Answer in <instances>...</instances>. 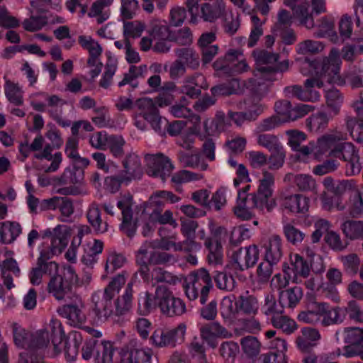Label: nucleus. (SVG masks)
Here are the masks:
<instances>
[{
	"mask_svg": "<svg viewBox=\"0 0 363 363\" xmlns=\"http://www.w3.org/2000/svg\"><path fill=\"white\" fill-rule=\"evenodd\" d=\"M301 72L310 75L306 80L304 89L298 85L287 86L284 94L287 97H296L301 101H317L320 95L315 88H320L326 82L329 84L341 85L344 80L339 75L341 60L337 49L333 48L328 58L309 60L308 58L298 59Z\"/></svg>",
	"mask_w": 363,
	"mask_h": 363,
	"instance_id": "obj_1",
	"label": "nucleus"
},
{
	"mask_svg": "<svg viewBox=\"0 0 363 363\" xmlns=\"http://www.w3.org/2000/svg\"><path fill=\"white\" fill-rule=\"evenodd\" d=\"M50 328L51 335L48 331H40L36 334L35 339V345L42 349L43 359L45 357H55L63 351L67 362L75 360L79 353V345L82 342L81 333H72L71 340L67 342L60 320L52 319L50 322Z\"/></svg>",
	"mask_w": 363,
	"mask_h": 363,
	"instance_id": "obj_2",
	"label": "nucleus"
},
{
	"mask_svg": "<svg viewBox=\"0 0 363 363\" xmlns=\"http://www.w3.org/2000/svg\"><path fill=\"white\" fill-rule=\"evenodd\" d=\"M274 186V175L267 170L262 171L257 191L250 195L252 206L247 205L246 199L250 186L247 184L242 190H238L237 203L233 208L235 215L242 220H249L254 216L252 208L271 211L276 206V201L272 197Z\"/></svg>",
	"mask_w": 363,
	"mask_h": 363,
	"instance_id": "obj_3",
	"label": "nucleus"
},
{
	"mask_svg": "<svg viewBox=\"0 0 363 363\" xmlns=\"http://www.w3.org/2000/svg\"><path fill=\"white\" fill-rule=\"evenodd\" d=\"M252 55L256 69L254 77L249 79V88L256 94L263 96L269 91L272 83L276 80V74L288 70V60L278 62L279 55L264 50H254Z\"/></svg>",
	"mask_w": 363,
	"mask_h": 363,
	"instance_id": "obj_4",
	"label": "nucleus"
},
{
	"mask_svg": "<svg viewBox=\"0 0 363 363\" xmlns=\"http://www.w3.org/2000/svg\"><path fill=\"white\" fill-rule=\"evenodd\" d=\"M157 308L168 317L180 316L186 311L184 301L174 296L173 292L164 285L157 286L154 294L145 291L139 295L138 310L141 313L146 315Z\"/></svg>",
	"mask_w": 363,
	"mask_h": 363,
	"instance_id": "obj_5",
	"label": "nucleus"
},
{
	"mask_svg": "<svg viewBox=\"0 0 363 363\" xmlns=\"http://www.w3.org/2000/svg\"><path fill=\"white\" fill-rule=\"evenodd\" d=\"M174 99V95L172 93L161 91L155 100L147 97L137 100L136 106L138 113L135 117V126L138 129L144 130L147 128L148 123L155 132L162 133V124L167 121L159 114L156 105L159 107L167 106L172 104Z\"/></svg>",
	"mask_w": 363,
	"mask_h": 363,
	"instance_id": "obj_6",
	"label": "nucleus"
},
{
	"mask_svg": "<svg viewBox=\"0 0 363 363\" xmlns=\"http://www.w3.org/2000/svg\"><path fill=\"white\" fill-rule=\"evenodd\" d=\"M73 167L65 168L62 175L58 178L60 184H71L69 186L62 187L58 189L57 192L62 195H82L86 193L83 182L84 173L82 169L89 164L88 159L77 157L72 158Z\"/></svg>",
	"mask_w": 363,
	"mask_h": 363,
	"instance_id": "obj_7",
	"label": "nucleus"
},
{
	"mask_svg": "<svg viewBox=\"0 0 363 363\" xmlns=\"http://www.w3.org/2000/svg\"><path fill=\"white\" fill-rule=\"evenodd\" d=\"M78 284V277L74 268L69 265L57 269L50 275L47 284V291L57 301L69 297L72 286Z\"/></svg>",
	"mask_w": 363,
	"mask_h": 363,
	"instance_id": "obj_8",
	"label": "nucleus"
},
{
	"mask_svg": "<svg viewBox=\"0 0 363 363\" xmlns=\"http://www.w3.org/2000/svg\"><path fill=\"white\" fill-rule=\"evenodd\" d=\"M345 139L344 134L339 131H333L325 134L318 138L316 143L310 142L300 150V156H303V162H308L311 157L320 160L325 157L332 156V151L337 143Z\"/></svg>",
	"mask_w": 363,
	"mask_h": 363,
	"instance_id": "obj_9",
	"label": "nucleus"
},
{
	"mask_svg": "<svg viewBox=\"0 0 363 363\" xmlns=\"http://www.w3.org/2000/svg\"><path fill=\"white\" fill-rule=\"evenodd\" d=\"M213 288L211 277L208 272L201 268L190 273L185 279L184 289L186 297L195 300L199 296L201 304L208 300L210 290Z\"/></svg>",
	"mask_w": 363,
	"mask_h": 363,
	"instance_id": "obj_10",
	"label": "nucleus"
},
{
	"mask_svg": "<svg viewBox=\"0 0 363 363\" xmlns=\"http://www.w3.org/2000/svg\"><path fill=\"white\" fill-rule=\"evenodd\" d=\"M13 341L18 347L26 348L28 350L20 354L18 363H45L43 361L42 349L38 348L35 345L36 334L40 331H47L46 330H39L32 335V340L30 342V335L18 324L13 323L11 324Z\"/></svg>",
	"mask_w": 363,
	"mask_h": 363,
	"instance_id": "obj_11",
	"label": "nucleus"
},
{
	"mask_svg": "<svg viewBox=\"0 0 363 363\" xmlns=\"http://www.w3.org/2000/svg\"><path fill=\"white\" fill-rule=\"evenodd\" d=\"M133 284L129 282L125 289L124 293L121 296L118 297L113 304L111 300V313L107 315L104 318L101 317L102 315L103 308L96 307V304L90 306V312L94 314V318L91 321L93 323L99 325L105 323L109 319H114L115 317H118L125 315L130 311L133 306Z\"/></svg>",
	"mask_w": 363,
	"mask_h": 363,
	"instance_id": "obj_12",
	"label": "nucleus"
},
{
	"mask_svg": "<svg viewBox=\"0 0 363 363\" xmlns=\"http://www.w3.org/2000/svg\"><path fill=\"white\" fill-rule=\"evenodd\" d=\"M213 67L219 76L241 74L249 70L250 67L244 59L241 49H229L225 55L218 58Z\"/></svg>",
	"mask_w": 363,
	"mask_h": 363,
	"instance_id": "obj_13",
	"label": "nucleus"
},
{
	"mask_svg": "<svg viewBox=\"0 0 363 363\" xmlns=\"http://www.w3.org/2000/svg\"><path fill=\"white\" fill-rule=\"evenodd\" d=\"M127 281V274L122 272L114 277L104 289L103 294L100 291L94 292L91 297V305L96 304V307L103 308L102 315L104 318L111 313V300L118 294Z\"/></svg>",
	"mask_w": 363,
	"mask_h": 363,
	"instance_id": "obj_14",
	"label": "nucleus"
},
{
	"mask_svg": "<svg viewBox=\"0 0 363 363\" xmlns=\"http://www.w3.org/2000/svg\"><path fill=\"white\" fill-rule=\"evenodd\" d=\"M198 223L194 220L181 219V232L186 238L184 242H174L162 241L161 247L165 250L173 249L175 251L193 252L201 249V245L195 241L196 230Z\"/></svg>",
	"mask_w": 363,
	"mask_h": 363,
	"instance_id": "obj_15",
	"label": "nucleus"
},
{
	"mask_svg": "<svg viewBox=\"0 0 363 363\" xmlns=\"http://www.w3.org/2000/svg\"><path fill=\"white\" fill-rule=\"evenodd\" d=\"M186 325L179 323L176 328L169 330L157 328L150 336V343L157 347H175L184 341Z\"/></svg>",
	"mask_w": 363,
	"mask_h": 363,
	"instance_id": "obj_16",
	"label": "nucleus"
},
{
	"mask_svg": "<svg viewBox=\"0 0 363 363\" xmlns=\"http://www.w3.org/2000/svg\"><path fill=\"white\" fill-rule=\"evenodd\" d=\"M138 222L139 225H143L142 233L144 236H149L155 230L157 223L170 224L173 227L177 226V223L173 218V214L169 210H167L163 214H161L159 209L146 208L145 216L140 217Z\"/></svg>",
	"mask_w": 363,
	"mask_h": 363,
	"instance_id": "obj_17",
	"label": "nucleus"
},
{
	"mask_svg": "<svg viewBox=\"0 0 363 363\" xmlns=\"http://www.w3.org/2000/svg\"><path fill=\"white\" fill-rule=\"evenodd\" d=\"M70 235L69 227L65 225H57L51 233L50 246L43 248L40 255H44L45 259L50 260L54 255L60 254L67 246Z\"/></svg>",
	"mask_w": 363,
	"mask_h": 363,
	"instance_id": "obj_18",
	"label": "nucleus"
},
{
	"mask_svg": "<svg viewBox=\"0 0 363 363\" xmlns=\"http://www.w3.org/2000/svg\"><path fill=\"white\" fill-rule=\"evenodd\" d=\"M342 334L347 344L343 348L342 355L349 358L359 356L363 359V328H346Z\"/></svg>",
	"mask_w": 363,
	"mask_h": 363,
	"instance_id": "obj_19",
	"label": "nucleus"
},
{
	"mask_svg": "<svg viewBox=\"0 0 363 363\" xmlns=\"http://www.w3.org/2000/svg\"><path fill=\"white\" fill-rule=\"evenodd\" d=\"M332 157L338 158L347 162L350 168L351 174H359L361 171L359 157L354 146L350 143H337L332 151Z\"/></svg>",
	"mask_w": 363,
	"mask_h": 363,
	"instance_id": "obj_20",
	"label": "nucleus"
},
{
	"mask_svg": "<svg viewBox=\"0 0 363 363\" xmlns=\"http://www.w3.org/2000/svg\"><path fill=\"white\" fill-rule=\"evenodd\" d=\"M145 162L148 175L154 177H160L164 182L169 177L173 166L169 160L162 154L147 155L145 156Z\"/></svg>",
	"mask_w": 363,
	"mask_h": 363,
	"instance_id": "obj_21",
	"label": "nucleus"
},
{
	"mask_svg": "<svg viewBox=\"0 0 363 363\" xmlns=\"http://www.w3.org/2000/svg\"><path fill=\"white\" fill-rule=\"evenodd\" d=\"M201 339L211 348L218 345V339H228L232 337V333L218 322H212L202 325L199 328Z\"/></svg>",
	"mask_w": 363,
	"mask_h": 363,
	"instance_id": "obj_22",
	"label": "nucleus"
},
{
	"mask_svg": "<svg viewBox=\"0 0 363 363\" xmlns=\"http://www.w3.org/2000/svg\"><path fill=\"white\" fill-rule=\"evenodd\" d=\"M123 169L119 173L123 181L128 185L132 182L139 180L143 175V169L138 155L135 153L128 155L123 162Z\"/></svg>",
	"mask_w": 363,
	"mask_h": 363,
	"instance_id": "obj_23",
	"label": "nucleus"
},
{
	"mask_svg": "<svg viewBox=\"0 0 363 363\" xmlns=\"http://www.w3.org/2000/svg\"><path fill=\"white\" fill-rule=\"evenodd\" d=\"M58 269V264L45 259L44 255H40L37 261V266L32 269L29 273V279L33 285L38 286L43 283L44 275L50 277Z\"/></svg>",
	"mask_w": 363,
	"mask_h": 363,
	"instance_id": "obj_24",
	"label": "nucleus"
},
{
	"mask_svg": "<svg viewBox=\"0 0 363 363\" xmlns=\"http://www.w3.org/2000/svg\"><path fill=\"white\" fill-rule=\"evenodd\" d=\"M57 209L60 212L61 220L66 221L74 212L73 203L69 199L59 196L44 199L41 201L40 211Z\"/></svg>",
	"mask_w": 363,
	"mask_h": 363,
	"instance_id": "obj_25",
	"label": "nucleus"
},
{
	"mask_svg": "<svg viewBox=\"0 0 363 363\" xmlns=\"http://www.w3.org/2000/svg\"><path fill=\"white\" fill-rule=\"evenodd\" d=\"M310 199L301 194L284 196L281 200L283 209L291 214H306L309 209Z\"/></svg>",
	"mask_w": 363,
	"mask_h": 363,
	"instance_id": "obj_26",
	"label": "nucleus"
},
{
	"mask_svg": "<svg viewBox=\"0 0 363 363\" xmlns=\"http://www.w3.org/2000/svg\"><path fill=\"white\" fill-rule=\"evenodd\" d=\"M284 3L293 10L294 16L298 19L301 25L309 30L314 28V19L313 14L309 11L307 1H303V0H284Z\"/></svg>",
	"mask_w": 363,
	"mask_h": 363,
	"instance_id": "obj_27",
	"label": "nucleus"
},
{
	"mask_svg": "<svg viewBox=\"0 0 363 363\" xmlns=\"http://www.w3.org/2000/svg\"><path fill=\"white\" fill-rule=\"evenodd\" d=\"M121 363H151L152 350L149 347H122Z\"/></svg>",
	"mask_w": 363,
	"mask_h": 363,
	"instance_id": "obj_28",
	"label": "nucleus"
},
{
	"mask_svg": "<svg viewBox=\"0 0 363 363\" xmlns=\"http://www.w3.org/2000/svg\"><path fill=\"white\" fill-rule=\"evenodd\" d=\"M208 87L205 77L201 74H196L184 80L181 93L191 99H195L201 94V89H206Z\"/></svg>",
	"mask_w": 363,
	"mask_h": 363,
	"instance_id": "obj_29",
	"label": "nucleus"
},
{
	"mask_svg": "<svg viewBox=\"0 0 363 363\" xmlns=\"http://www.w3.org/2000/svg\"><path fill=\"white\" fill-rule=\"evenodd\" d=\"M358 118H351L347 121V128L352 139L357 143L363 142V99L359 98L352 105Z\"/></svg>",
	"mask_w": 363,
	"mask_h": 363,
	"instance_id": "obj_30",
	"label": "nucleus"
},
{
	"mask_svg": "<svg viewBox=\"0 0 363 363\" xmlns=\"http://www.w3.org/2000/svg\"><path fill=\"white\" fill-rule=\"evenodd\" d=\"M191 123L192 125L184 131L177 140V143L187 150H191L193 147L196 137H199L201 140L206 138V135L200 134L199 132L201 128L200 116H192Z\"/></svg>",
	"mask_w": 363,
	"mask_h": 363,
	"instance_id": "obj_31",
	"label": "nucleus"
},
{
	"mask_svg": "<svg viewBox=\"0 0 363 363\" xmlns=\"http://www.w3.org/2000/svg\"><path fill=\"white\" fill-rule=\"evenodd\" d=\"M132 196L130 195L123 196L117 203L118 208L121 211L123 221L121 229L128 237H132L135 232V226L131 223L132 220Z\"/></svg>",
	"mask_w": 363,
	"mask_h": 363,
	"instance_id": "obj_32",
	"label": "nucleus"
},
{
	"mask_svg": "<svg viewBox=\"0 0 363 363\" xmlns=\"http://www.w3.org/2000/svg\"><path fill=\"white\" fill-rule=\"evenodd\" d=\"M83 303L68 304L62 306L59 312L60 314L67 319L69 324L75 327H82L86 322V317L82 309Z\"/></svg>",
	"mask_w": 363,
	"mask_h": 363,
	"instance_id": "obj_33",
	"label": "nucleus"
},
{
	"mask_svg": "<svg viewBox=\"0 0 363 363\" xmlns=\"http://www.w3.org/2000/svg\"><path fill=\"white\" fill-rule=\"evenodd\" d=\"M315 27L316 30L314 33L315 37L328 38L334 43L339 42V37L335 30V21L332 16H325L321 17L318 20Z\"/></svg>",
	"mask_w": 363,
	"mask_h": 363,
	"instance_id": "obj_34",
	"label": "nucleus"
},
{
	"mask_svg": "<svg viewBox=\"0 0 363 363\" xmlns=\"http://www.w3.org/2000/svg\"><path fill=\"white\" fill-rule=\"evenodd\" d=\"M325 303L313 301L307 305L306 310L298 315V320L305 323L314 324L323 318L325 311Z\"/></svg>",
	"mask_w": 363,
	"mask_h": 363,
	"instance_id": "obj_35",
	"label": "nucleus"
},
{
	"mask_svg": "<svg viewBox=\"0 0 363 363\" xmlns=\"http://www.w3.org/2000/svg\"><path fill=\"white\" fill-rule=\"evenodd\" d=\"M320 338L318 330L306 327L301 329V334L296 337V346L302 352H308L316 345Z\"/></svg>",
	"mask_w": 363,
	"mask_h": 363,
	"instance_id": "obj_36",
	"label": "nucleus"
},
{
	"mask_svg": "<svg viewBox=\"0 0 363 363\" xmlns=\"http://www.w3.org/2000/svg\"><path fill=\"white\" fill-rule=\"evenodd\" d=\"M122 347L116 350L111 342L103 341L98 350L96 360L98 363H121Z\"/></svg>",
	"mask_w": 363,
	"mask_h": 363,
	"instance_id": "obj_37",
	"label": "nucleus"
},
{
	"mask_svg": "<svg viewBox=\"0 0 363 363\" xmlns=\"http://www.w3.org/2000/svg\"><path fill=\"white\" fill-rule=\"evenodd\" d=\"M240 346L243 358L248 363H253L261 350V342L254 336L248 335L240 340Z\"/></svg>",
	"mask_w": 363,
	"mask_h": 363,
	"instance_id": "obj_38",
	"label": "nucleus"
},
{
	"mask_svg": "<svg viewBox=\"0 0 363 363\" xmlns=\"http://www.w3.org/2000/svg\"><path fill=\"white\" fill-rule=\"evenodd\" d=\"M281 239L277 235H271L264 243V259L278 263L282 257Z\"/></svg>",
	"mask_w": 363,
	"mask_h": 363,
	"instance_id": "obj_39",
	"label": "nucleus"
},
{
	"mask_svg": "<svg viewBox=\"0 0 363 363\" xmlns=\"http://www.w3.org/2000/svg\"><path fill=\"white\" fill-rule=\"evenodd\" d=\"M225 10V5L223 0H216L213 4L205 3L201 6V15L199 13V18H201L204 21L213 22L223 15Z\"/></svg>",
	"mask_w": 363,
	"mask_h": 363,
	"instance_id": "obj_40",
	"label": "nucleus"
},
{
	"mask_svg": "<svg viewBox=\"0 0 363 363\" xmlns=\"http://www.w3.org/2000/svg\"><path fill=\"white\" fill-rule=\"evenodd\" d=\"M245 86L246 89H249L252 93V96L245 101L243 104H240V108H245L248 114L249 121L255 120L265 109V106L260 103V100L264 97L267 94L263 96H259L249 88L248 82Z\"/></svg>",
	"mask_w": 363,
	"mask_h": 363,
	"instance_id": "obj_41",
	"label": "nucleus"
},
{
	"mask_svg": "<svg viewBox=\"0 0 363 363\" xmlns=\"http://www.w3.org/2000/svg\"><path fill=\"white\" fill-rule=\"evenodd\" d=\"M113 0H96L89 10L87 9V16L89 18H95L99 23H102L110 17V6Z\"/></svg>",
	"mask_w": 363,
	"mask_h": 363,
	"instance_id": "obj_42",
	"label": "nucleus"
},
{
	"mask_svg": "<svg viewBox=\"0 0 363 363\" xmlns=\"http://www.w3.org/2000/svg\"><path fill=\"white\" fill-rule=\"evenodd\" d=\"M22 233L21 225L15 221L0 222V243H12Z\"/></svg>",
	"mask_w": 363,
	"mask_h": 363,
	"instance_id": "obj_43",
	"label": "nucleus"
},
{
	"mask_svg": "<svg viewBox=\"0 0 363 363\" xmlns=\"http://www.w3.org/2000/svg\"><path fill=\"white\" fill-rule=\"evenodd\" d=\"M284 182H293L301 191H315L317 184L312 176L305 174L289 173L284 178Z\"/></svg>",
	"mask_w": 363,
	"mask_h": 363,
	"instance_id": "obj_44",
	"label": "nucleus"
},
{
	"mask_svg": "<svg viewBox=\"0 0 363 363\" xmlns=\"http://www.w3.org/2000/svg\"><path fill=\"white\" fill-rule=\"evenodd\" d=\"M86 216L96 233L103 234L108 231L107 221L101 218L100 209L96 204L93 203L89 206Z\"/></svg>",
	"mask_w": 363,
	"mask_h": 363,
	"instance_id": "obj_45",
	"label": "nucleus"
},
{
	"mask_svg": "<svg viewBox=\"0 0 363 363\" xmlns=\"http://www.w3.org/2000/svg\"><path fill=\"white\" fill-rule=\"evenodd\" d=\"M345 212L351 217L357 218L363 213V199L360 190L351 191L348 201L345 204Z\"/></svg>",
	"mask_w": 363,
	"mask_h": 363,
	"instance_id": "obj_46",
	"label": "nucleus"
},
{
	"mask_svg": "<svg viewBox=\"0 0 363 363\" xmlns=\"http://www.w3.org/2000/svg\"><path fill=\"white\" fill-rule=\"evenodd\" d=\"M247 83H241L237 79H233L227 83H224L212 87L211 93L213 96H228L231 94H237L244 91V87Z\"/></svg>",
	"mask_w": 363,
	"mask_h": 363,
	"instance_id": "obj_47",
	"label": "nucleus"
},
{
	"mask_svg": "<svg viewBox=\"0 0 363 363\" xmlns=\"http://www.w3.org/2000/svg\"><path fill=\"white\" fill-rule=\"evenodd\" d=\"M155 245L153 242H145L142 245L136 254V262L141 267V274H146L148 271V264H152Z\"/></svg>",
	"mask_w": 363,
	"mask_h": 363,
	"instance_id": "obj_48",
	"label": "nucleus"
},
{
	"mask_svg": "<svg viewBox=\"0 0 363 363\" xmlns=\"http://www.w3.org/2000/svg\"><path fill=\"white\" fill-rule=\"evenodd\" d=\"M303 297L302 289L294 286L279 293V303L282 307L295 308Z\"/></svg>",
	"mask_w": 363,
	"mask_h": 363,
	"instance_id": "obj_49",
	"label": "nucleus"
},
{
	"mask_svg": "<svg viewBox=\"0 0 363 363\" xmlns=\"http://www.w3.org/2000/svg\"><path fill=\"white\" fill-rule=\"evenodd\" d=\"M290 264L293 271V279L298 282V277H307L311 272L310 264L298 254H291Z\"/></svg>",
	"mask_w": 363,
	"mask_h": 363,
	"instance_id": "obj_50",
	"label": "nucleus"
},
{
	"mask_svg": "<svg viewBox=\"0 0 363 363\" xmlns=\"http://www.w3.org/2000/svg\"><path fill=\"white\" fill-rule=\"evenodd\" d=\"M147 33L155 39H169L171 40L173 39V36L169 30V26L163 20H152L147 26Z\"/></svg>",
	"mask_w": 363,
	"mask_h": 363,
	"instance_id": "obj_51",
	"label": "nucleus"
},
{
	"mask_svg": "<svg viewBox=\"0 0 363 363\" xmlns=\"http://www.w3.org/2000/svg\"><path fill=\"white\" fill-rule=\"evenodd\" d=\"M52 147L50 145H46L43 150L40 152L35 154V157L39 160L45 159L48 161H51L50 165L45 169L47 172H55L60 168L62 161V155L58 152L52 154Z\"/></svg>",
	"mask_w": 363,
	"mask_h": 363,
	"instance_id": "obj_52",
	"label": "nucleus"
},
{
	"mask_svg": "<svg viewBox=\"0 0 363 363\" xmlns=\"http://www.w3.org/2000/svg\"><path fill=\"white\" fill-rule=\"evenodd\" d=\"M1 268V276L4 279V284L6 288L10 290L15 286L13 283L12 277L9 272H12L16 277L20 275V269L15 259L13 258L6 259L0 264Z\"/></svg>",
	"mask_w": 363,
	"mask_h": 363,
	"instance_id": "obj_53",
	"label": "nucleus"
},
{
	"mask_svg": "<svg viewBox=\"0 0 363 363\" xmlns=\"http://www.w3.org/2000/svg\"><path fill=\"white\" fill-rule=\"evenodd\" d=\"M79 43L83 48L89 51V57L87 63L91 65L96 63V59H99L102 52V48L99 44L91 37L86 35L79 36Z\"/></svg>",
	"mask_w": 363,
	"mask_h": 363,
	"instance_id": "obj_54",
	"label": "nucleus"
},
{
	"mask_svg": "<svg viewBox=\"0 0 363 363\" xmlns=\"http://www.w3.org/2000/svg\"><path fill=\"white\" fill-rule=\"evenodd\" d=\"M238 300H235L234 295L225 296L220 303V314L225 320H231L235 318L239 312Z\"/></svg>",
	"mask_w": 363,
	"mask_h": 363,
	"instance_id": "obj_55",
	"label": "nucleus"
},
{
	"mask_svg": "<svg viewBox=\"0 0 363 363\" xmlns=\"http://www.w3.org/2000/svg\"><path fill=\"white\" fill-rule=\"evenodd\" d=\"M325 312L323 313L322 323L324 325L341 323L345 318V311L340 307L330 308L329 305L325 303Z\"/></svg>",
	"mask_w": 363,
	"mask_h": 363,
	"instance_id": "obj_56",
	"label": "nucleus"
},
{
	"mask_svg": "<svg viewBox=\"0 0 363 363\" xmlns=\"http://www.w3.org/2000/svg\"><path fill=\"white\" fill-rule=\"evenodd\" d=\"M238 306L239 311L248 315H255L259 308L257 298L252 295L240 296Z\"/></svg>",
	"mask_w": 363,
	"mask_h": 363,
	"instance_id": "obj_57",
	"label": "nucleus"
},
{
	"mask_svg": "<svg viewBox=\"0 0 363 363\" xmlns=\"http://www.w3.org/2000/svg\"><path fill=\"white\" fill-rule=\"evenodd\" d=\"M5 79V94L8 100L16 105H21L23 104V91L21 87L4 77Z\"/></svg>",
	"mask_w": 363,
	"mask_h": 363,
	"instance_id": "obj_58",
	"label": "nucleus"
},
{
	"mask_svg": "<svg viewBox=\"0 0 363 363\" xmlns=\"http://www.w3.org/2000/svg\"><path fill=\"white\" fill-rule=\"evenodd\" d=\"M205 245L208 249V260L210 264L218 265L223 263V249L218 242H213L210 238L205 240Z\"/></svg>",
	"mask_w": 363,
	"mask_h": 363,
	"instance_id": "obj_59",
	"label": "nucleus"
},
{
	"mask_svg": "<svg viewBox=\"0 0 363 363\" xmlns=\"http://www.w3.org/2000/svg\"><path fill=\"white\" fill-rule=\"evenodd\" d=\"M205 131L207 135H213L225 130V117L221 111L217 112L214 120H206L204 123Z\"/></svg>",
	"mask_w": 363,
	"mask_h": 363,
	"instance_id": "obj_60",
	"label": "nucleus"
},
{
	"mask_svg": "<svg viewBox=\"0 0 363 363\" xmlns=\"http://www.w3.org/2000/svg\"><path fill=\"white\" fill-rule=\"evenodd\" d=\"M274 327L282 330L286 334H291L297 329V324L293 320L282 313L271 318Z\"/></svg>",
	"mask_w": 363,
	"mask_h": 363,
	"instance_id": "obj_61",
	"label": "nucleus"
},
{
	"mask_svg": "<svg viewBox=\"0 0 363 363\" xmlns=\"http://www.w3.org/2000/svg\"><path fill=\"white\" fill-rule=\"evenodd\" d=\"M329 118L324 113L312 115L306 120L308 129L313 133L323 131L328 126Z\"/></svg>",
	"mask_w": 363,
	"mask_h": 363,
	"instance_id": "obj_62",
	"label": "nucleus"
},
{
	"mask_svg": "<svg viewBox=\"0 0 363 363\" xmlns=\"http://www.w3.org/2000/svg\"><path fill=\"white\" fill-rule=\"evenodd\" d=\"M179 160L186 167L199 168L202 171H205L208 169V164L201 160V156L198 151H195L191 154L181 153L179 155Z\"/></svg>",
	"mask_w": 363,
	"mask_h": 363,
	"instance_id": "obj_63",
	"label": "nucleus"
},
{
	"mask_svg": "<svg viewBox=\"0 0 363 363\" xmlns=\"http://www.w3.org/2000/svg\"><path fill=\"white\" fill-rule=\"evenodd\" d=\"M324 44L318 40H305L296 45V52L301 55L317 54L324 49Z\"/></svg>",
	"mask_w": 363,
	"mask_h": 363,
	"instance_id": "obj_64",
	"label": "nucleus"
}]
</instances>
